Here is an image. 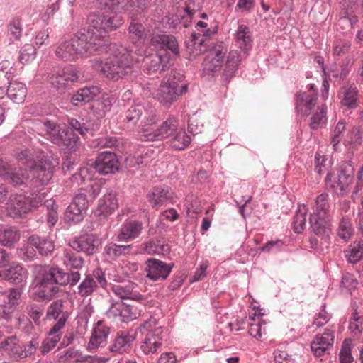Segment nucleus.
Instances as JSON below:
<instances>
[{"mask_svg": "<svg viewBox=\"0 0 363 363\" xmlns=\"http://www.w3.org/2000/svg\"><path fill=\"white\" fill-rule=\"evenodd\" d=\"M89 26L78 32L74 38L60 42L55 49L57 59L74 61L79 57L106 52L108 33L123 23L119 16L91 13L88 17Z\"/></svg>", "mask_w": 363, "mask_h": 363, "instance_id": "1", "label": "nucleus"}, {"mask_svg": "<svg viewBox=\"0 0 363 363\" xmlns=\"http://www.w3.org/2000/svg\"><path fill=\"white\" fill-rule=\"evenodd\" d=\"M34 284L35 294L40 301H50L59 292V286H66L67 276L58 267L35 265Z\"/></svg>", "mask_w": 363, "mask_h": 363, "instance_id": "2", "label": "nucleus"}, {"mask_svg": "<svg viewBox=\"0 0 363 363\" xmlns=\"http://www.w3.org/2000/svg\"><path fill=\"white\" fill-rule=\"evenodd\" d=\"M36 156L33 150L26 149L17 154L19 164H24L30 169L32 179L29 181L30 186L38 188L46 185L52 179L55 168L59 162L53 157H42L37 163Z\"/></svg>", "mask_w": 363, "mask_h": 363, "instance_id": "3", "label": "nucleus"}, {"mask_svg": "<svg viewBox=\"0 0 363 363\" xmlns=\"http://www.w3.org/2000/svg\"><path fill=\"white\" fill-rule=\"evenodd\" d=\"M46 133L52 143L65 146L69 151L74 152L78 145L77 133L84 135L93 130L94 123L91 121L81 123L75 118L69 119V125L71 130H65L55 122L46 121L43 123Z\"/></svg>", "mask_w": 363, "mask_h": 363, "instance_id": "4", "label": "nucleus"}, {"mask_svg": "<svg viewBox=\"0 0 363 363\" xmlns=\"http://www.w3.org/2000/svg\"><path fill=\"white\" fill-rule=\"evenodd\" d=\"M135 62L132 52L122 48L113 51L104 62H96L94 66L105 77L117 81L131 72Z\"/></svg>", "mask_w": 363, "mask_h": 363, "instance_id": "5", "label": "nucleus"}, {"mask_svg": "<svg viewBox=\"0 0 363 363\" xmlns=\"http://www.w3.org/2000/svg\"><path fill=\"white\" fill-rule=\"evenodd\" d=\"M187 91V84L183 82L182 75L171 71L162 79L157 89V98L165 106H170Z\"/></svg>", "mask_w": 363, "mask_h": 363, "instance_id": "6", "label": "nucleus"}, {"mask_svg": "<svg viewBox=\"0 0 363 363\" xmlns=\"http://www.w3.org/2000/svg\"><path fill=\"white\" fill-rule=\"evenodd\" d=\"M354 167L350 163H345L336 173H329L325 178L326 185L336 194L345 195L348 187L353 181Z\"/></svg>", "mask_w": 363, "mask_h": 363, "instance_id": "7", "label": "nucleus"}, {"mask_svg": "<svg viewBox=\"0 0 363 363\" xmlns=\"http://www.w3.org/2000/svg\"><path fill=\"white\" fill-rule=\"evenodd\" d=\"M169 60L170 57L164 50L153 52L147 49L144 51L143 70L147 74L163 71L168 67Z\"/></svg>", "mask_w": 363, "mask_h": 363, "instance_id": "8", "label": "nucleus"}, {"mask_svg": "<svg viewBox=\"0 0 363 363\" xmlns=\"http://www.w3.org/2000/svg\"><path fill=\"white\" fill-rule=\"evenodd\" d=\"M81 77V73L73 66L65 67L49 77L50 83L58 90H64L77 82Z\"/></svg>", "mask_w": 363, "mask_h": 363, "instance_id": "9", "label": "nucleus"}, {"mask_svg": "<svg viewBox=\"0 0 363 363\" xmlns=\"http://www.w3.org/2000/svg\"><path fill=\"white\" fill-rule=\"evenodd\" d=\"M228 48L223 43H219L213 46L207 53L203 60V69L209 72H217L220 69Z\"/></svg>", "mask_w": 363, "mask_h": 363, "instance_id": "10", "label": "nucleus"}, {"mask_svg": "<svg viewBox=\"0 0 363 363\" xmlns=\"http://www.w3.org/2000/svg\"><path fill=\"white\" fill-rule=\"evenodd\" d=\"M317 101L316 93L300 91L295 96V111L298 114L307 117L319 106Z\"/></svg>", "mask_w": 363, "mask_h": 363, "instance_id": "11", "label": "nucleus"}, {"mask_svg": "<svg viewBox=\"0 0 363 363\" xmlns=\"http://www.w3.org/2000/svg\"><path fill=\"white\" fill-rule=\"evenodd\" d=\"M199 4L194 0H181L177 3L174 21H178V23L184 28L189 27L193 15L199 11Z\"/></svg>", "mask_w": 363, "mask_h": 363, "instance_id": "12", "label": "nucleus"}, {"mask_svg": "<svg viewBox=\"0 0 363 363\" xmlns=\"http://www.w3.org/2000/svg\"><path fill=\"white\" fill-rule=\"evenodd\" d=\"M335 329L333 326L327 328L321 334H318L311 342L312 352L316 357H322L327 350L330 349L335 341Z\"/></svg>", "mask_w": 363, "mask_h": 363, "instance_id": "13", "label": "nucleus"}, {"mask_svg": "<svg viewBox=\"0 0 363 363\" xmlns=\"http://www.w3.org/2000/svg\"><path fill=\"white\" fill-rule=\"evenodd\" d=\"M33 247L38 250L42 256H48L55 249V245L52 240L45 237L33 235L29 237L28 245L25 247V254L28 258H33L35 255Z\"/></svg>", "mask_w": 363, "mask_h": 363, "instance_id": "14", "label": "nucleus"}, {"mask_svg": "<svg viewBox=\"0 0 363 363\" xmlns=\"http://www.w3.org/2000/svg\"><path fill=\"white\" fill-rule=\"evenodd\" d=\"M136 339V332L133 330L117 332L113 340L109 350L116 354H122L128 352Z\"/></svg>", "mask_w": 363, "mask_h": 363, "instance_id": "15", "label": "nucleus"}, {"mask_svg": "<svg viewBox=\"0 0 363 363\" xmlns=\"http://www.w3.org/2000/svg\"><path fill=\"white\" fill-rule=\"evenodd\" d=\"M179 128V121L173 117H169L153 132H150L144 135V140L155 141L162 140L172 138Z\"/></svg>", "mask_w": 363, "mask_h": 363, "instance_id": "16", "label": "nucleus"}, {"mask_svg": "<svg viewBox=\"0 0 363 363\" xmlns=\"http://www.w3.org/2000/svg\"><path fill=\"white\" fill-rule=\"evenodd\" d=\"M118 160L116 155L109 151L101 152L96 159L94 169L101 174L114 173L118 170Z\"/></svg>", "mask_w": 363, "mask_h": 363, "instance_id": "17", "label": "nucleus"}, {"mask_svg": "<svg viewBox=\"0 0 363 363\" xmlns=\"http://www.w3.org/2000/svg\"><path fill=\"white\" fill-rule=\"evenodd\" d=\"M309 223L312 231L327 241L332 230L331 217L311 215Z\"/></svg>", "mask_w": 363, "mask_h": 363, "instance_id": "18", "label": "nucleus"}, {"mask_svg": "<svg viewBox=\"0 0 363 363\" xmlns=\"http://www.w3.org/2000/svg\"><path fill=\"white\" fill-rule=\"evenodd\" d=\"M162 328L155 329L154 333L145 334V339L140 343V350L145 355H152L157 352L162 345Z\"/></svg>", "mask_w": 363, "mask_h": 363, "instance_id": "19", "label": "nucleus"}, {"mask_svg": "<svg viewBox=\"0 0 363 363\" xmlns=\"http://www.w3.org/2000/svg\"><path fill=\"white\" fill-rule=\"evenodd\" d=\"M6 209L9 215L15 218L28 213L30 211V205L24 195H15L7 202Z\"/></svg>", "mask_w": 363, "mask_h": 363, "instance_id": "20", "label": "nucleus"}, {"mask_svg": "<svg viewBox=\"0 0 363 363\" xmlns=\"http://www.w3.org/2000/svg\"><path fill=\"white\" fill-rule=\"evenodd\" d=\"M110 333V328L105 325L103 321H99L95 325L90 340L88 344V350L93 351L99 347H104L106 345L108 335Z\"/></svg>", "mask_w": 363, "mask_h": 363, "instance_id": "21", "label": "nucleus"}, {"mask_svg": "<svg viewBox=\"0 0 363 363\" xmlns=\"http://www.w3.org/2000/svg\"><path fill=\"white\" fill-rule=\"evenodd\" d=\"M150 45L155 48H160V50H170L174 55H179V48L176 38L165 34L153 35L150 38Z\"/></svg>", "mask_w": 363, "mask_h": 363, "instance_id": "22", "label": "nucleus"}, {"mask_svg": "<svg viewBox=\"0 0 363 363\" xmlns=\"http://www.w3.org/2000/svg\"><path fill=\"white\" fill-rule=\"evenodd\" d=\"M173 197L174 193L169 187L164 186H156L147 194V200L153 207H159L168 202L172 203Z\"/></svg>", "mask_w": 363, "mask_h": 363, "instance_id": "23", "label": "nucleus"}, {"mask_svg": "<svg viewBox=\"0 0 363 363\" xmlns=\"http://www.w3.org/2000/svg\"><path fill=\"white\" fill-rule=\"evenodd\" d=\"M118 207V203L116 193L109 191L99 199L96 213L106 217L113 213Z\"/></svg>", "mask_w": 363, "mask_h": 363, "instance_id": "24", "label": "nucleus"}, {"mask_svg": "<svg viewBox=\"0 0 363 363\" xmlns=\"http://www.w3.org/2000/svg\"><path fill=\"white\" fill-rule=\"evenodd\" d=\"M99 240L94 235H84L73 240L71 247L74 250L92 255L97 250Z\"/></svg>", "mask_w": 363, "mask_h": 363, "instance_id": "25", "label": "nucleus"}, {"mask_svg": "<svg viewBox=\"0 0 363 363\" xmlns=\"http://www.w3.org/2000/svg\"><path fill=\"white\" fill-rule=\"evenodd\" d=\"M143 230V223L137 220H130L124 223L121 229L117 240L119 241H128L138 238Z\"/></svg>", "mask_w": 363, "mask_h": 363, "instance_id": "26", "label": "nucleus"}, {"mask_svg": "<svg viewBox=\"0 0 363 363\" xmlns=\"http://www.w3.org/2000/svg\"><path fill=\"white\" fill-rule=\"evenodd\" d=\"M147 277L156 281L159 279H165L171 272V267L162 261L155 259L148 260Z\"/></svg>", "mask_w": 363, "mask_h": 363, "instance_id": "27", "label": "nucleus"}, {"mask_svg": "<svg viewBox=\"0 0 363 363\" xmlns=\"http://www.w3.org/2000/svg\"><path fill=\"white\" fill-rule=\"evenodd\" d=\"M234 40L238 48L245 53L250 50L252 43V34L250 28L245 25H239L234 34Z\"/></svg>", "mask_w": 363, "mask_h": 363, "instance_id": "28", "label": "nucleus"}, {"mask_svg": "<svg viewBox=\"0 0 363 363\" xmlns=\"http://www.w3.org/2000/svg\"><path fill=\"white\" fill-rule=\"evenodd\" d=\"M341 104L347 108H356L358 106L359 91L354 84L344 86L341 91Z\"/></svg>", "mask_w": 363, "mask_h": 363, "instance_id": "29", "label": "nucleus"}, {"mask_svg": "<svg viewBox=\"0 0 363 363\" xmlns=\"http://www.w3.org/2000/svg\"><path fill=\"white\" fill-rule=\"evenodd\" d=\"M100 88L96 86L84 87L79 89L72 97V103L79 106L82 103L89 102L100 94Z\"/></svg>", "mask_w": 363, "mask_h": 363, "instance_id": "30", "label": "nucleus"}, {"mask_svg": "<svg viewBox=\"0 0 363 363\" xmlns=\"http://www.w3.org/2000/svg\"><path fill=\"white\" fill-rule=\"evenodd\" d=\"M112 293L121 299H131L134 301H142L144 299L143 295L133 290L132 284L123 286L114 284L111 286Z\"/></svg>", "mask_w": 363, "mask_h": 363, "instance_id": "31", "label": "nucleus"}, {"mask_svg": "<svg viewBox=\"0 0 363 363\" xmlns=\"http://www.w3.org/2000/svg\"><path fill=\"white\" fill-rule=\"evenodd\" d=\"M362 135L360 129L357 127L352 126L348 129L347 133L344 138V144L349 150L353 152L362 145Z\"/></svg>", "mask_w": 363, "mask_h": 363, "instance_id": "32", "label": "nucleus"}, {"mask_svg": "<svg viewBox=\"0 0 363 363\" xmlns=\"http://www.w3.org/2000/svg\"><path fill=\"white\" fill-rule=\"evenodd\" d=\"M0 347L15 358H23V343L16 337H10L0 342Z\"/></svg>", "mask_w": 363, "mask_h": 363, "instance_id": "33", "label": "nucleus"}, {"mask_svg": "<svg viewBox=\"0 0 363 363\" xmlns=\"http://www.w3.org/2000/svg\"><path fill=\"white\" fill-rule=\"evenodd\" d=\"M27 94L26 85L21 82H12L9 84L7 89V95L9 98L16 103H22Z\"/></svg>", "mask_w": 363, "mask_h": 363, "instance_id": "34", "label": "nucleus"}, {"mask_svg": "<svg viewBox=\"0 0 363 363\" xmlns=\"http://www.w3.org/2000/svg\"><path fill=\"white\" fill-rule=\"evenodd\" d=\"M26 277L27 271L18 263H13L12 265L6 270V280L13 284H18L22 283Z\"/></svg>", "mask_w": 363, "mask_h": 363, "instance_id": "35", "label": "nucleus"}, {"mask_svg": "<svg viewBox=\"0 0 363 363\" xmlns=\"http://www.w3.org/2000/svg\"><path fill=\"white\" fill-rule=\"evenodd\" d=\"M241 55L238 50H231L226 60L223 74L225 77H232L238 68L241 61Z\"/></svg>", "mask_w": 363, "mask_h": 363, "instance_id": "36", "label": "nucleus"}, {"mask_svg": "<svg viewBox=\"0 0 363 363\" xmlns=\"http://www.w3.org/2000/svg\"><path fill=\"white\" fill-rule=\"evenodd\" d=\"M154 151L151 149L144 148L140 153H137L134 156H130L126 159V163L130 167L137 165H146L153 158Z\"/></svg>", "mask_w": 363, "mask_h": 363, "instance_id": "37", "label": "nucleus"}, {"mask_svg": "<svg viewBox=\"0 0 363 363\" xmlns=\"http://www.w3.org/2000/svg\"><path fill=\"white\" fill-rule=\"evenodd\" d=\"M171 147L177 150H184L191 143V138L186 133L178 128L169 140Z\"/></svg>", "mask_w": 363, "mask_h": 363, "instance_id": "38", "label": "nucleus"}, {"mask_svg": "<svg viewBox=\"0 0 363 363\" xmlns=\"http://www.w3.org/2000/svg\"><path fill=\"white\" fill-rule=\"evenodd\" d=\"M143 107L140 105L130 106L123 116V122L127 128L133 127L143 113Z\"/></svg>", "mask_w": 363, "mask_h": 363, "instance_id": "39", "label": "nucleus"}, {"mask_svg": "<svg viewBox=\"0 0 363 363\" xmlns=\"http://www.w3.org/2000/svg\"><path fill=\"white\" fill-rule=\"evenodd\" d=\"M62 260L65 265L74 269H80L84 264V259L77 252L68 249L64 250Z\"/></svg>", "mask_w": 363, "mask_h": 363, "instance_id": "40", "label": "nucleus"}, {"mask_svg": "<svg viewBox=\"0 0 363 363\" xmlns=\"http://www.w3.org/2000/svg\"><path fill=\"white\" fill-rule=\"evenodd\" d=\"M327 108L324 104L317 106L315 111L312 113L311 118L310 127L311 129L321 128L327 122L326 116Z\"/></svg>", "mask_w": 363, "mask_h": 363, "instance_id": "41", "label": "nucleus"}, {"mask_svg": "<svg viewBox=\"0 0 363 363\" xmlns=\"http://www.w3.org/2000/svg\"><path fill=\"white\" fill-rule=\"evenodd\" d=\"M250 320L251 321L249 323L250 335L256 339H259L262 333H266V328H262V324L266 325V323H264L259 315L250 317Z\"/></svg>", "mask_w": 363, "mask_h": 363, "instance_id": "42", "label": "nucleus"}, {"mask_svg": "<svg viewBox=\"0 0 363 363\" xmlns=\"http://www.w3.org/2000/svg\"><path fill=\"white\" fill-rule=\"evenodd\" d=\"M28 178V172L26 169L19 167L17 169L12 166V169L9 170V173L5 177L4 179L9 181L13 185L18 186L24 184Z\"/></svg>", "mask_w": 363, "mask_h": 363, "instance_id": "43", "label": "nucleus"}, {"mask_svg": "<svg viewBox=\"0 0 363 363\" xmlns=\"http://www.w3.org/2000/svg\"><path fill=\"white\" fill-rule=\"evenodd\" d=\"M142 307L140 303L126 305L123 303L121 321L129 322L136 319L141 315Z\"/></svg>", "mask_w": 363, "mask_h": 363, "instance_id": "44", "label": "nucleus"}, {"mask_svg": "<svg viewBox=\"0 0 363 363\" xmlns=\"http://www.w3.org/2000/svg\"><path fill=\"white\" fill-rule=\"evenodd\" d=\"M307 212L308 208L306 205L302 204L298 206L293 221V228L295 233H301L304 230Z\"/></svg>", "mask_w": 363, "mask_h": 363, "instance_id": "45", "label": "nucleus"}, {"mask_svg": "<svg viewBox=\"0 0 363 363\" xmlns=\"http://www.w3.org/2000/svg\"><path fill=\"white\" fill-rule=\"evenodd\" d=\"M131 247L132 245H121L111 243L105 247L104 250L108 258L116 259L122 255L128 254Z\"/></svg>", "mask_w": 363, "mask_h": 363, "instance_id": "46", "label": "nucleus"}, {"mask_svg": "<svg viewBox=\"0 0 363 363\" xmlns=\"http://www.w3.org/2000/svg\"><path fill=\"white\" fill-rule=\"evenodd\" d=\"M330 205L328 203V196L325 194H321L315 199V205L313 213L311 215H318L322 216H330L329 213Z\"/></svg>", "mask_w": 363, "mask_h": 363, "instance_id": "47", "label": "nucleus"}, {"mask_svg": "<svg viewBox=\"0 0 363 363\" xmlns=\"http://www.w3.org/2000/svg\"><path fill=\"white\" fill-rule=\"evenodd\" d=\"M20 233L14 228L0 229V243L11 246L20 239Z\"/></svg>", "mask_w": 363, "mask_h": 363, "instance_id": "48", "label": "nucleus"}, {"mask_svg": "<svg viewBox=\"0 0 363 363\" xmlns=\"http://www.w3.org/2000/svg\"><path fill=\"white\" fill-rule=\"evenodd\" d=\"M157 121V117L155 111L151 109L146 111V115L144 116L141 121L142 134L140 135L141 140H144V135L150 132H153L154 130L151 128Z\"/></svg>", "mask_w": 363, "mask_h": 363, "instance_id": "49", "label": "nucleus"}, {"mask_svg": "<svg viewBox=\"0 0 363 363\" xmlns=\"http://www.w3.org/2000/svg\"><path fill=\"white\" fill-rule=\"evenodd\" d=\"M98 287L96 281L91 275H88L78 286V294L81 296L91 295Z\"/></svg>", "mask_w": 363, "mask_h": 363, "instance_id": "50", "label": "nucleus"}, {"mask_svg": "<svg viewBox=\"0 0 363 363\" xmlns=\"http://www.w3.org/2000/svg\"><path fill=\"white\" fill-rule=\"evenodd\" d=\"M346 257L350 263H357L363 258V241L355 242L350 246Z\"/></svg>", "mask_w": 363, "mask_h": 363, "instance_id": "51", "label": "nucleus"}, {"mask_svg": "<svg viewBox=\"0 0 363 363\" xmlns=\"http://www.w3.org/2000/svg\"><path fill=\"white\" fill-rule=\"evenodd\" d=\"M36 57V49L32 44L26 43L20 50L18 60L23 64H28Z\"/></svg>", "mask_w": 363, "mask_h": 363, "instance_id": "52", "label": "nucleus"}, {"mask_svg": "<svg viewBox=\"0 0 363 363\" xmlns=\"http://www.w3.org/2000/svg\"><path fill=\"white\" fill-rule=\"evenodd\" d=\"M22 291L21 289H11L8 295V309L6 311L1 306L0 309L2 310L3 313L7 314L11 313L15 308L19 304L21 297Z\"/></svg>", "mask_w": 363, "mask_h": 363, "instance_id": "53", "label": "nucleus"}, {"mask_svg": "<svg viewBox=\"0 0 363 363\" xmlns=\"http://www.w3.org/2000/svg\"><path fill=\"white\" fill-rule=\"evenodd\" d=\"M352 232L353 228L350 219L348 217H342L337 229L338 236L345 240H347L350 238Z\"/></svg>", "mask_w": 363, "mask_h": 363, "instance_id": "54", "label": "nucleus"}, {"mask_svg": "<svg viewBox=\"0 0 363 363\" xmlns=\"http://www.w3.org/2000/svg\"><path fill=\"white\" fill-rule=\"evenodd\" d=\"M63 315L68 316L67 313L63 311V301L60 299L52 302L48 308L47 317L48 318L60 319Z\"/></svg>", "mask_w": 363, "mask_h": 363, "instance_id": "55", "label": "nucleus"}, {"mask_svg": "<svg viewBox=\"0 0 363 363\" xmlns=\"http://www.w3.org/2000/svg\"><path fill=\"white\" fill-rule=\"evenodd\" d=\"M352 343L350 340H345L339 353L340 363H352L354 358L351 354Z\"/></svg>", "mask_w": 363, "mask_h": 363, "instance_id": "56", "label": "nucleus"}, {"mask_svg": "<svg viewBox=\"0 0 363 363\" xmlns=\"http://www.w3.org/2000/svg\"><path fill=\"white\" fill-rule=\"evenodd\" d=\"M82 359V354L74 348H69L63 352V354L59 357L60 362H77Z\"/></svg>", "mask_w": 363, "mask_h": 363, "instance_id": "57", "label": "nucleus"}, {"mask_svg": "<svg viewBox=\"0 0 363 363\" xmlns=\"http://www.w3.org/2000/svg\"><path fill=\"white\" fill-rule=\"evenodd\" d=\"M88 180L90 183L86 188H81L80 189L83 190L82 192H84L86 194L89 201H93L100 193L101 186L99 182L92 181L91 178H89Z\"/></svg>", "mask_w": 363, "mask_h": 363, "instance_id": "58", "label": "nucleus"}, {"mask_svg": "<svg viewBox=\"0 0 363 363\" xmlns=\"http://www.w3.org/2000/svg\"><path fill=\"white\" fill-rule=\"evenodd\" d=\"M8 35L12 40H20L22 35V27L18 19L13 20L8 26Z\"/></svg>", "mask_w": 363, "mask_h": 363, "instance_id": "59", "label": "nucleus"}, {"mask_svg": "<svg viewBox=\"0 0 363 363\" xmlns=\"http://www.w3.org/2000/svg\"><path fill=\"white\" fill-rule=\"evenodd\" d=\"M346 129V125L344 121H339L335 125L333 131L331 133V144L333 145V149L336 150V147L342 139V134Z\"/></svg>", "mask_w": 363, "mask_h": 363, "instance_id": "60", "label": "nucleus"}, {"mask_svg": "<svg viewBox=\"0 0 363 363\" xmlns=\"http://www.w3.org/2000/svg\"><path fill=\"white\" fill-rule=\"evenodd\" d=\"M169 250L168 245H160L155 241H150L145 246V251L150 255L165 254Z\"/></svg>", "mask_w": 363, "mask_h": 363, "instance_id": "61", "label": "nucleus"}, {"mask_svg": "<svg viewBox=\"0 0 363 363\" xmlns=\"http://www.w3.org/2000/svg\"><path fill=\"white\" fill-rule=\"evenodd\" d=\"M84 213L72 203L67 207L65 211L66 219L69 221L79 222L82 219Z\"/></svg>", "mask_w": 363, "mask_h": 363, "instance_id": "62", "label": "nucleus"}, {"mask_svg": "<svg viewBox=\"0 0 363 363\" xmlns=\"http://www.w3.org/2000/svg\"><path fill=\"white\" fill-rule=\"evenodd\" d=\"M48 335L49 336L43 340L40 347L41 352L43 354L52 350L61 339L60 335H50L49 333Z\"/></svg>", "mask_w": 363, "mask_h": 363, "instance_id": "63", "label": "nucleus"}, {"mask_svg": "<svg viewBox=\"0 0 363 363\" xmlns=\"http://www.w3.org/2000/svg\"><path fill=\"white\" fill-rule=\"evenodd\" d=\"M123 303L121 301L113 303L106 312L108 318L116 320L117 318L121 321Z\"/></svg>", "mask_w": 363, "mask_h": 363, "instance_id": "64", "label": "nucleus"}]
</instances>
